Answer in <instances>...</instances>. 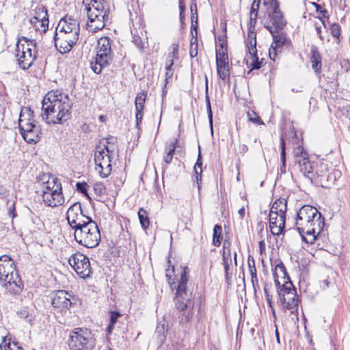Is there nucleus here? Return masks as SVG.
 <instances>
[{"mask_svg":"<svg viewBox=\"0 0 350 350\" xmlns=\"http://www.w3.org/2000/svg\"><path fill=\"white\" fill-rule=\"evenodd\" d=\"M71 107L68 95L49 92L42 100V118L47 124H62L70 118Z\"/></svg>","mask_w":350,"mask_h":350,"instance_id":"nucleus-1","label":"nucleus"},{"mask_svg":"<svg viewBox=\"0 0 350 350\" xmlns=\"http://www.w3.org/2000/svg\"><path fill=\"white\" fill-rule=\"evenodd\" d=\"M80 26L79 22L66 16L62 18L55 31V46L62 54L69 52L79 40Z\"/></svg>","mask_w":350,"mask_h":350,"instance_id":"nucleus-2","label":"nucleus"},{"mask_svg":"<svg viewBox=\"0 0 350 350\" xmlns=\"http://www.w3.org/2000/svg\"><path fill=\"white\" fill-rule=\"evenodd\" d=\"M88 16L87 29L96 32L105 27L109 21L110 8L104 0H83Z\"/></svg>","mask_w":350,"mask_h":350,"instance_id":"nucleus-3","label":"nucleus"},{"mask_svg":"<svg viewBox=\"0 0 350 350\" xmlns=\"http://www.w3.org/2000/svg\"><path fill=\"white\" fill-rule=\"evenodd\" d=\"M189 269L187 267H180V271L171 279L170 269L166 270V277L168 278L169 284L172 290L175 289V306L179 311H183L191 304V292L187 288Z\"/></svg>","mask_w":350,"mask_h":350,"instance_id":"nucleus-4","label":"nucleus"},{"mask_svg":"<svg viewBox=\"0 0 350 350\" xmlns=\"http://www.w3.org/2000/svg\"><path fill=\"white\" fill-rule=\"evenodd\" d=\"M0 282L12 294L18 295L23 288V284L16 269V265L8 255L0 256Z\"/></svg>","mask_w":350,"mask_h":350,"instance_id":"nucleus-5","label":"nucleus"},{"mask_svg":"<svg viewBox=\"0 0 350 350\" xmlns=\"http://www.w3.org/2000/svg\"><path fill=\"white\" fill-rule=\"evenodd\" d=\"M37 53V43L34 40H29L24 36L18 39L15 57L21 68H29L36 59Z\"/></svg>","mask_w":350,"mask_h":350,"instance_id":"nucleus-6","label":"nucleus"},{"mask_svg":"<svg viewBox=\"0 0 350 350\" xmlns=\"http://www.w3.org/2000/svg\"><path fill=\"white\" fill-rule=\"evenodd\" d=\"M32 113L27 108L22 109L18 120L20 133L28 144H36L42 135L40 126L33 118Z\"/></svg>","mask_w":350,"mask_h":350,"instance_id":"nucleus-7","label":"nucleus"},{"mask_svg":"<svg viewBox=\"0 0 350 350\" xmlns=\"http://www.w3.org/2000/svg\"><path fill=\"white\" fill-rule=\"evenodd\" d=\"M111 42L112 40L108 37H102L98 40L96 55L94 61L91 62V68L95 73H100L103 68L112 63L113 54Z\"/></svg>","mask_w":350,"mask_h":350,"instance_id":"nucleus-8","label":"nucleus"},{"mask_svg":"<svg viewBox=\"0 0 350 350\" xmlns=\"http://www.w3.org/2000/svg\"><path fill=\"white\" fill-rule=\"evenodd\" d=\"M68 345L70 350H94L96 339L90 329L77 327L70 331Z\"/></svg>","mask_w":350,"mask_h":350,"instance_id":"nucleus-9","label":"nucleus"},{"mask_svg":"<svg viewBox=\"0 0 350 350\" xmlns=\"http://www.w3.org/2000/svg\"><path fill=\"white\" fill-rule=\"evenodd\" d=\"M74 237L79 245L88 248L96 247L100 241V230L94 220L75 231Z\"/></svg>","mask_w":350,"mask_h":350,"instance_id":"nucleus-10","label":"nucleus"},{"mask_svg":"<svg viewBox=\"0 0 350 350\" xmlns=\"http://www.w3.org/2000/svg\"><path fill=\"white\" fill-rule=\"evenodd\" d=\"M297 227H311L323 229L324 218L320 212L312 206L304 205L297 213L296 218Z\"/></svg>","mask_w":350,"mask_h":350,"instance_id":"nucleus-11","label":"nucleus"},{"mask_svg":"<svg viewBox=\"0 0 350 350\" xmlns=\"http://www.w3.org/2000/svg\"><path fill=\"white\" fill-rule=\"evenodd\" d=\"M113 152V150L108 146H104L103 148L96 146L94 154L95 170L102 178L108 177L111 172V154Z\"/></svg>","mask_w":350,"mask_h":350,"instance_id":"nucleus-12","label":"nucleus"},{"mask_svg":"<svg viewBox=\"0 0 350 350\" xmlns=\"http://www.w3.org/2000/svg\"><path fill=\"white\" fill-rule=\"evenodd\" d=\"M278 295L284 308L291 310V313L297 316L299 299L292 282H286L278 287Z\"/></svg>","mask_w":350,"mask_h":350,"instance_id":"nucleus-13","label":"nucleus"},{"mask_svg":"<svg viewBox=\"0 0 350 350\" xmlns=\"http://www.w3.org/2000/svg\"><path fill=\"white\" fill-rule=\"evenodd\" d=\"M66 219L74 232L93 220L90 217L83 213L81 204L79 202H75L68 208L66 213Z\"/></svg>","mask_w":350,"mask_h":350,"instance_id":"nucleus-14","label":"nucleus"},{"mask_svg":"<svg viewBox=\"0 0 350 350\" xmlns=\"http://www.w3.org/2000/svg\"><path fill=\"white\" fill-rule=\"evenodd\" d=\"M256 46V34L253 31H250L247 34V38L245 40L246 54L244 62L251 70L259 69L262 66V62L258 61Z\"/></svg>","mask_w":350,"mask_h":350,"instance_id":"nucleus-15","label":"nucleus"},{"mask_svg":"<svg viewBox=\"0 0 350 350\" xmlns=\"http://www.w3.org/2000/svg\"><path fill=\"white\" fill-rule=\"evenodd\" d=\"M68 262L82 278H88L92 273L89 258L80 252L72 254L69 258Z\"/></svg>","mask_w":350,"mask_h":350,"instance_id":"nucleus-16","label":"nucleus"},{"mask_svg":"<svg viewBox=\"0 0 350 350\" xmlns=\"http://www.w3.org/2000/svg\"><path fill=\"white\" fill-rule=\"evenodd\" d=\"M31 25L36 31L45 32L49 27V18L46 8L42 5L35 9V16L29 19Z\"/></svg>","mask_w":350,"mask_h":350,"instance_id":"nucleus-17","label":"nucleus"},{"mask_svg":"<svg viewBox=\"0 0 350 350\" xmlns=\"http://www.w3.org/2000/svg\"><path fill=\"white\" fill-rule=\"evenodd\" d=\"M216 64L217 71L219 77L224 80L230 75L228 57L226 49L221 47L219 50H216Z\"/></svg>","mask_w":350,"mask_h":350,"instance_id":"nucleus-18","label":"nucleus"},{"mask_svg":"<svg viewBox=\"0 0 350 350\" xmlns=\"http://www.w3.org/2000/svg\"><path fill=\"white\" fill-rule=\"evenodd\" d=\"M42 201L47 206L55 207L60 206L64 202V198L62 190L52 191L51 192H42L41 194Z\"/></svg>","mask_w":350,"mask_h":350,"instance_id":"nucleus-19","label":"nucleus"},{"mask_svg":"<svg viewBox=\"0 0 350 350\" xmlns=\"http://www.w3.org/2000/svg\"><path fill=\"white\" fill-rule=\"evenodd\" d=\"M71 295L65 291H58L55 293L53 299L52 305L54 308L62 311L68 309L71 306Z\"/></svg>","mask_w":350,"mask_h":350,"instance_id":"nucleus-20","label":"nucleus"},{"mask_svg":"<svg viewBox=\"0 0 350 350\" xmlns=\"http://www.w3.org/2000/svg\"><path fill=\"white\" fill-rule=\"evenodd\" d=\"M273 12L271 16V23L275 29H282L286 24L284 16L279 8V3L277 0H271Z\"/></svg>","mask_w":350,"mask_h":350,"instance_id":"nucleus-21","label":"nucleus"},{"mask_svg":"<svg viewBox=\"0 0 350 350\" xmlns=\"http://www.w3.org/2000/svg\"><path fill=\"white\" fill-rule=\"evenodd\" d=\"M297 230L302 239L308 244H313L317 239V234H319L323 229L311 227H297Z\"/></svg>","mask_w":350,"mask_h":350,"instance_id":"nucleus-22","label":"nucleus"},{"mask_svg":"<svg viewBox=\"0 0 350 350\" xmlns=\"http://www.w3.org/2000/svg\"><path fill=\"white\" fill-rule=\"evenodd\" d=\"M43 181L41 185V189L39 192L40 194L42 192H51L52 191H60L62 189V184L58 180L57 178L46 176L44 175V178H42Z\"/></svg>","mask_w":350,"mask_h":350,"instance_id":"nucleus-23","label":"nucleus"},{"mask_svg":"<svg viewBox=\"0 0 350 350\" xmlns=\"http://www.w3.org/2000/svg\"><path fill=\"white\" fill-rule=\"evenodd\" d=\"M267 29L270 31L273 36V42L271 44V48L273 51H275L277 48H280L284 45L286 42V37L280 29H273L272 26H267Z\"/></svg>","mask_w":350,"mask_h":350,"instance_id":"nucleus-24","label":"nucleus"},{"mask_svg":"<svg viewBox=\"0 0 350 350\" xmlns=\"http://www.w3.org/2000/svg\"><path fill=\"white\" fill-rule=\"evenodd\" d=\"M273 274L276 286H280V282L279 281L280 278L283 280L284 284H286V282H291L290 281H288L289 277L288 276L285 267L282 262H278L275 266Z\"/></svg>","mask_w":350,"mask_h":350,"instance_id":"nucleus-25","label":"nucleus"},{"mask_svg":"<svg viewBox=\"0 0 350 350\" xmlns=\"http://www.w3.org/2000/svg\"><path fill=\"white\" fill-rule=\"evenodd\" d=\"M223 265L224 267L226 280L228 282L231 275L232 274V269L230 268L232 265V258L230 250L226 248V243L224 244V252L222 255Z\"/></svg>","mask_w":350,"mask_h":350,"instance_id":"nucleus-26","label":"nucleus"},{"mask_svg":"<svg viewBox=\"0 0 350 350\" xmlns=\"http://www.w3.org/2000/svg\"><path fill=\"white\" fill-rule=\"evenodd\" d=\"M310 62L314 71L317 74L320 73L322 66V58L318 48L315 46L311 47Z\"/></svg>","mask_w":350,"mask_h":350,"instance_id":"nucleus-27","label":"nucleus"},{"mask_svg":"<svg viewBox=\"0 0 350 350\" xmlns=\"http://www.w3.org/2000/svg\"><path fill=\"white\" fill-rule=\"evenodd\" d=\"M297 162L299 163L300 171L308 178L312 180L314 177L312 165L307 157H304L302 159H297Z\"/></svg>","mask_w":350,"mask_h":350,"instance_id":"nucleus-28","label":"nucleus"},{"mask_svg":"<svg viewBox=\"0 0 350 350\" xmlns=\"http://www.w3.org/2000/svg\"><path fill=\"white\" fill-rule=\"evenodd\" d=\"M287 210V201L285 198H279L276 200L270 209L269 213H278L279 215H285Z\"/></svg>","mask_w":350,"mask_h":350,"instance_id":"nucleus-29","label":"nucleus"},{"mask_svg":"<svg viewBox=\"0 0 350 350\" xmlns=\"http://www.w3.org/2000/svg\"><path fill=\"white\" fill-rule=\"evenodd\" d=\"M10 338L8 339L7 336H3L2 340L0 344L1 350H23V348L18 345V342L13 341L10 342Z\"/></svg>","mask_w":350,"mask_h":350,"instance_id":"nucleus-30","label":"nucleus"},{"mask_svg":"<svg viewBox=\"0 0 350 350\" xmlns=\"http://www.w3.org/2000/svg\"><path fill=\"white\" fill-rule=\"evenodd\" d=\"M178 49L179 45L178 43H172L170 46V52L169 53L167 59V65H170V66H172L174 63V60L178 58Z\"/></svg>","mask_w":350,"mask_h":350,"instance_id":"nucleus-31","label":"nucleus"},{"mask_svg":"<svg viewBox=\"0 0 350 350\" xmlns=\"http://www.w3.org/2000/svg\"><path fill=\"white\" fill-rule=\"evenodd\" d=\"M222 228L220 225L216 224L213 228V244L218 247L221 244Z\"/></svg>","mask_w":350,"mask_h":350,"instance_id":"nucleus-32","label":"nucleus"},{"mask_svg":"<svg viewBox=\"0 0 350 350\" xmlns=\"http://www.w3.org/2000/svg\"><path fill=\"white\" fill-rule=\"evenodd\" d=\"M138 217L142 227L144 229L148 228L150 225V221L146 211L140 208L138 211Z\"/></svg>","mask_w":350,"mask_h":350,"instance_id":"nucleus-33","label":"nucleus"},{"mask_svg":"<svg viewBox=\"0 0 350 350\" xmlns=\"http://www.w3.org/2000/svg\"><path fill=\"white\" fill-rule=\"evenodd\" d=\"M194 171L196 173V182L198 183L200 180H201L202 173V161L200 152H199L198 159L194 166Z\"/></svg>","mask_w":350,"mask_h":350,"instance_id":"nucleus-34","label":"nucleus"},{"mask_svg":"<svg viewBox=\"0 0 350 350\" xmlns=\"http://www.w3.org/2000/svg\"><path fill=\"white\" fill-rule=\"evenodd\" d=\"M146 98V94L144 92H140L137 95L135 100L136 111H143Z\"/></svg>","mask_w":350,"mask_h":350,"instance_id":"nucleus-35","label":"nucleus"},{"mask_svg":"<svg viewBox=\"0 0 350 350\" xmlns=\"http://www.w3.org/2000/svg\"><path fill=\"white\" fill-rule=\"evenodd\" d=\"M285 215H279L278 213H269V222H278V225L285 227Z\"/></svg>","mask_w":350,"mask_h":350,"instance_id":"nucleus-36","label":"nucleus"},{"mask_svg":"<svg viewBox=\"0 0 350 350\" xmlns=\"http://www.w3.org/2000/svg\"><path fill=\"white\" fill-rule=\"evenodd\" d=\"M258 7H259V3H257L256 4V1L254 0L252 5V8H251V10H250V25H252L253 22H254V23H255L256 21L257 16H258Z\"/></svg>","mask_w":350,"mask_h":350,"instance_id":"nucleus-37","label":"nucleus"},{"mask_svg":"<svg viewBox=\"0 0 350 350\" xmlns=\"http://www.w3.org/2000/svg\"><path fill=\"white\" fill-rule=\"evenodd\" d=\"M269 227L271 233L276 236L280 235L284 229L282 226L278 225V222H269Z\"/></svg>","mask_w":350,"mask_h":350,"instance_id":"nucleus-38","label":"nucleus"},{"mask_svg":"<svg viewBox=\"0 0 350 350\" xmlns=\"http://www.w3.org/2000/svg\"><path fill=\"white\" fill-rule=\"evenodd\" d=\"M189 54L191 58L196 57L198 55V42L196 38H192L191 40Z\"/></svg>","mask_w":350,"mask_h":350,"instance_id":"nucleus-39","label":"nucleus"},{"mask_svg":"<svg viewBox=\"0 0 350 350\" xmlns=\"http://www.w3.org/2000/svg\"><path fill=\"white\" fill-rule=\"evenodd\" d=\"M120 316L118 312L112 311L110 312V324L108 326V332L111 333L113 325L116 323L118 317Z\"/></svg>","mask_w":350,"mask_h":350,"instance_id":"nucleus-40","label":"nucleus"},{"mask_svg":"<svg viewBox=\"0 0 350 350\" xmlns=\"http://www.w3.org/2000/svg\"><path fill=\"white\" fill-rule=\"evenodd\" d=\"M206 105L207 108L208 118L211 125V132L213 133V113L211 111V106L209 97L206 95Z\"/></svg>","mask_w":350,"mask_h":350,"instance_id":"nucleus-41","label":"nucleus"},{"mask_svg":"<svg viewBox=\"0 0 350 350\" xmlns=\"http://www.w3.org/2000/svg\"><path fill=\"white\" fill-rule=\"evenodd\" d=\"M94 190L97 196H101L105 193V187L102 183H96L94 185Z\"/></svg>","mask_w":350,"mask_h":350,"instance_id":"nucleus-42","label":"nucleus"},{"mask_svg":"<svg viewBox=\"0 0 350 350\" xmlns=\"http://www.w3.org/2000/svg\"><path fill=\"white\" fill-rule=\"evenodd\" d=\"M133 42L139 49H140L141 51L143 50L145 42L139 35H133Z\"/></svg>","mask_w":350,"mask_h":350,"instance_id":"nucleus-43","label":"nucleus"},{"mask_svg":"<svg viewBox=\"0 0 350 350\" xmlns=\"http://www.w3.org/2000/svg\"><path fill=\"white\" fill-rule=\"evenodd\" d=\"M280 146H281V153L280 157L282 163L283 167L285 168V163H286V148H285V142L283 137L280 139Z\"/></svg>","mask_w":350,"mask_h":350,"instance_id":"nucleus-44","label":"nucleus"},{"mask_svg":"<svg viewBox=\"0 0 350 350\" xmlns=\"http://www.w3.org/2000/svg\"><path fill=\"white\" fill-rule=\"evenodd\" d=\"M249 271L251 276L256 278V269L255 267V261L253 258H248L247 260Z\"/></svg>","mask_w":350,"mask_h":350,"instance_id":"nucleus-45","label":"nucleus"},{"mask_svg":"<svg viewBox=\"0 0 350 350\" xmlns=\"http://www.w3.org/2000/svg\"><path fill=\"white\" fill-rule=\"evenodd\" d=\"M87 187H88V184L85 182H83V183H80V182H77L76 183V187H77V190L84 194V195H88V193H87Z\"/></svg>","mask_w":350,"mask_h":350,"instance_id":"nucleus-46","label":"nucleus"},{"mask_svg":"<svg viewBox=\"0 0 350 350\" xmlns=\"http://www.w3.org/2000/svg\"><path fill=\"white\" fill-rule=\"evenodd\" d=\"M178 142L177 139H175L170 142V144L168 145V146L166 148V153L169 155H171L173 157V155L174 154L176 145Z\"/></svg>","mask_w":350,"mask_h":350,"instance_id":"nucleus-47","label":"nucleus"},{"mask_svg":"<svg viewBox=\"0 0 350 350\" xmlns=\"http://www.w3.org/2000/svg\"><path fill=\"white\" fill-rule=\"evenodd\" d=\"M312 5L315 8L317 12L319 13L324 18L328 17L327 11L325 9H323L319 3H312Z\"/></svg>","mask_w":350,"mask_h":350,"instance_id":"nucleus-48","label":"nucleus"},{"mask_svg":"<svg viewBox=\"0 0 350 350\" xmlns=\"http://www.w3.org/2000/svg\"><path fill=\"white\" fill-rule=\"evenodd\" d=\"M332 35L335 38H338L340 35V27L338 24H334L331 27Z\"/></svg>","mask_w":350,"mask_h":350,"instance_id":"nucleus-49","label":"nucleus"},{"mask_svg":"<svg viewBox=\"0 0 350 350\" xmlns=\"http://www.w3.org/2000/svg\"><path fill=\"white\" fill-rule=\"evenodd\" d=\"M295 156L299 159H302L304 157H307V154L304 152L302 146H298L295 150Z\"/></svg>","mask_w":350,"mask_h":350,"instance_id":"nucleus-50","label":"nucleus"},{"mask_svg":"<svg viewBox=\"0 0 350 350\" xmlns=\"http://www.w3.org/2000/svg\"><path fill=\"white\" fill-rule=\"evenodd\" d=\"M252 114L255 116V117H252L251 114L250 113H248V116H249V119L250 121L253 122L254 123H256V124H263V122L262 121V120L260 118L259 116H257L256 114L252 111Z\"/></svg>","mask_w":350,"mask_h":350,"instance_id":"nucleus-51","label":"nucleus"},{"mask_svg":"<svg viewBox=\"0 0 350 350\" xmlns=\"http://www.w3.org/2000/svg\"><path fill=\"white\" fill-rule=\"evenodd\" d=\"M191 28H196L198 23V14L196 12H193V14H191Z\"/></svg>","mask_w":350,"mask_h":350,"instance_id":"nucleus-52","label":"nucleus"},{"mask_svg":"<svg viewBox=\"0 0 350 350\" xmlns=\"http://www.w3.org/2000/svg\"><path fill=\"white\" fill-rule=\"evenodd\" d=\"M143 118L142 111H136L135 114V120H136V126L138 127L139 124L141 123Z\"/></svg>","mask_w":350,"mask_h":350,"instance_id":"nucleus-53","label":"nucleus"},{"mask_svg":"<svg viewBox=\"0 0 350 350\" xmlns=\"http://www.w3.org/2000/svg\"><path fill=\"white\" fill-rule=\"evenodd\" d=\"M171 68L172 66H170V65H167L166 66L165 81L167 82L168 79H171L173 75V72H172Z\"/></svg>","mask_w":350,"mask_h":350,"instance_id":"nucleus-54","label":"nucleus"},{"mask_svg":"<svg viewBox=\"0 0 350 350\" xmlns=\"http://www.w3.org/2000/svg\"><path fill=\"white\" fill-rule=\"evenodd\" d=\"M15 211V205L14 202L12 204V205L9 208L8 213L10 216L12 217H15V215L14 213V211Z\"/></svg>","mask_w":350,"mask_h":350,"instance_id":"nucleus-55","label":"nucleus"},{"mask_svg":"<svg viewBox=\"0 0 350 350\" xmlns=\"http://www.w3.org/2000/svg\"><path fill=\"white\" fill-rule=\"evenodd\" d=\"M172 158L173 157L171 155H169L166 153V155L164 156V161L167 164H169L171 163Z\"/></svg>","mask_w":350,"mask_h":350,"instance_id":"nucleus-56","label":"nucleus"},{"mask_svg":"<svg viewBox=\"0 0 350 350\" xmlns=\"http://www.w3.org/2000/svg\"><path fill=\"white\" fill-rule=\"evenodd\" d=\"M245 210L244 206H242L238 211L239 215H240L241 219H243L245 216Z\"/></svg>","mask_w":350,"mask_h":350,"instance_id":"nucleus-57","label":"nucleus"},{"mask_svg":"<svg viewBox=\"0 0 350 350\" xmlns=\"http://www.w3.org/2000/svg\"><path fill=\"white\" fill-rule=\"evenodd\" d=\"M316 31H317V33L319 37V38L323 40V38L321 36V26H318V25H316Z\"/></svg>","mask_w":350,"mask_h":350,"instance_id":"nucleus-58","label":"nucleus"},{"mask_svg":"<svg viewBox=\"0 0 350 350\" xmlns=\"http://www.w3.org/2000/svg\"><path fill=\"white\" fill-rule=\"evenodd\" d=\"M185 3L181 0L179 1L180 13H183L185 11Z\"/></svg>","mask_w":350,"mask_h":350,"instance_id":"nucleus-59","label":"nucleus"},{"mask_svg":"<svg viewBox=\"0 0 350 350\" xmlns=\"http://www.w3.org/2000/svg\"><path fill=\"white\" fill-rule=\"evenodd\" d=\"M191 14H193V12L197 13V5L196 3H192L190 7Z\"/></svg>","mask_w":350,"mask_h":350,"instance_id":"nucleus-60","label":"nucleus"},{"mask_svg":"<svg viewBox=\"0 0 350 350\" xmlns=\"http://www.w3.org/2000/svg\"><path fill=\"white\" fill-rule=\"evenodd\" d=\"M251 280H252V282L253 285L254 286L255 285V282H258L257 274L256 273V278H253V276H251Z\"/></svg>","mask_w":350,"mask_h":350,"instance_id":"nucleus-61","label":"nucleus"},{"mask_svg":"<svg viewBox=\"0 0 350 350\" xmlns=\"http://www.w3.org/2000/svg\"><path fill=\"white\" fill-rule=\"evenodd\" d=\"M267 302L269 304V307L271 308L272 307V306H271V297H270L269 295H267Z\"/></svg>","mask_w":350,"mask_h":350,"instance_id":"nucleus-62","label":"nucleus"},{"mask_svg":"<svg viewBox=\"0 0 350 350\" xmlns=\"http://www.w3.org/2000/svg\"><path fill=\"white\" fill-rule=\"evenodd\" d=\"M185 19V16L183 13H180V20L182 23H183V20Z\"/></svg>","mask_w":350,"mask_h":350,"instance_id":"nucleus-63","label":"nucleus"},{"mask_svg":"<svg viewBox=\"0 0 350 350\" xmlns=\"http://www.w3.org/2000/svg\"><path fill=\"white\" fill-rule=\"evenodd\" d=\"M99 120L100 122H105L106 120V117L105 116L101 115L99 116Z\"/></svg>","mask_w":350,"mask_h":350,"instance_id":"nucleus-64","label":"nucleus"}]
</instances>
